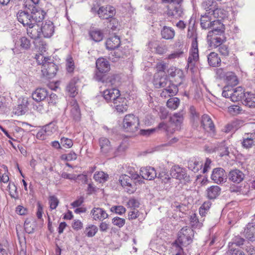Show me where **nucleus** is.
<instances>
[{"instance_id":"obj_1","label":"nucleus","mask_w":255,"mask_h":255,"mask_svg":"<svg viewBox=\"0 0 255 255\" xmlns=\"http://www.w3.org/2000/svg\"><path fill=\"white\" fill-rule=\"evenodd\" d=\"M36 59L38 64L42 65L41 72L43 77L47 79H51L55 76L58 67L50 57L39 55H36Z\"/></svg>"},{"instance_id":"obj_2","label":"nucleus","mask_w":255,"mask_h":255,"mask_svg":"<svg viewBox=\"0 0 255 255\" xmlns=\"http://www.w3.org/2000/svg\"><path fill=\"white\" fill-rule=\"evenodd\" d=\"M187 37L192 39L191 47L190 54L188 58V66L194 65L199 59L197 36L196 33L189 28L188 30Z\"/></svg>"},{"instance_id":"obj_3","label":"nucleus","mask_w":255,"mask_h":255,"mask_svg":"<svg viewBox=\"0 0 255 255\" xmlns=\"http://www.w3.org/2000/svg\"><path fill=\"white\" fill-rule=\"evenodd\" d=\"M157 68L159 71L154 74L153 80V84L156 88L165 87L168 85L173 84L171 81L168 80L167 75L163 73V71L165 69L164 65H158Z\"/></svg>"},{"instance_id":"obj_4","label":"nucleus","mask_w":255,"mask_h":255,"mask_svg":"<svg viewBox=\"0 0 255 255\" xmlns=\"http://www.w3.org/2000/svg\"><path fill=\"white\" fill-rule=\"evenodd\" d=\"M129 174L130 176L126 174L120 176L119 182L128 193L131 194L135 190V187L132 183V180L137 179L139 176L137 173L132 171H130Z\"/></svg>"},{"instance_id":"obj_5","label":"nucleus","mask_w":255,"mask_h":255,"mask_svg":"<svg viewBox=\"0 0 255 255\" xmlns=\"http://www.w3.org/2000/svg\"><path fill=\"white\" fill-rule=\"evenodd\" d=\"M139 125V120L137 117L133 114L125 116L123 121V128L126 132L134 133L136 132Z\"/></svg>"},{"instance_id":"obj_6","label":"nucleus","mask_w":255,"mask_h":255,"mask_svg":"<svg viewBox=\"0 0 255 255\" xmlns=\"http://www.w3.org/2000/svg\"><path fill=\"white\" fill-rule=\"evenodd\" d=\"M183 0H170L167 5V15L169 17L177 18L182 16L183 9L181 3Z\"/></svg>"},{"instance_id":"obj_7","label":"nucleus","mask_w":255,"mask_h":255,"mask_svg":"<svg viewBox=\"0 0 255 255\" xmlns=\"http://www.w3.org/2000/svg\"><path fill=\"white\" fill-rule=\"evenodd\" d=\"M193 236V229L190 227H183L179 232L178 238L174 242L180 244L182 246H187L192 243Z\"/></svg>"},{"instance_id":"obj_8","label":"nucleus","mask_w":255,"mask_h":255,"mask_svg":"<svg viewBox=\"0 0 255 255\" xmlns=\"http://www.w3.org/2000/svg\"><path fill=\"white\" fill-rule=\"evenodd\" d=\"M96 67L98 72L96 73L95 78L98 81L104 82V73L108 72L110 69L109 62L104 58H100L96 61Z\"/></svg>"},{"instance_id":"obj_9","label":"nucleus","mask_w":255,"mask_h":255,"mask_svg":"<svg viewBox=\"0 0 255 255\" xmlns=\"http://www.w3.org/2000/svg\"><path fill=\"white\" fill-rule=\"evenodd\" d=\"M26 7H28L31 15L32 24H36L43 20L46 14L45 12L36 5L27 3Z\"/></svg>"},{"instance_id":"obj_10","label":"nucleus","mask_w":255,"mask_h":255,"mask_svg":"<svg viewBox=\"0 0 255 255\" xmlns=\"http://www.w3.org/2000/svg\"><path fill=\"white\" fill-rule=\"evenodd\" d=\"M18 21L24 26L32 25L31 15L28 7L24 6L23 10H21L17 14Z\"/></svg>"},{"instance_id":"obj_11","label":"nucleus","mask_w":255,"mask_h":255,"mask_svg":"<svg viewBox=\"0 0 255 255\" xmlns=\"http://www.w3.org/2000/svg\"><path fill=\"white\" fill-rule=\"evenodd\" d=\"M97 12L101 18L107 19L112 18L115 15L116 9L111 5L103 6L99 8Z\"/></svg>"},{"instance_id":"obj_12","label":"nucleus","mask_w":255,"mask_h":255,"mask_svg":"<svg viewBox=\"0 0 255 255\" xmlns=\"http://www.w3.org/2000/svg\"><path fill=\"white\" fill-rule=\"evenodd\" d=\"M103 97L107 102L113 104L120 97V91L116 88L107 89L104 91Z\"/></svg>"},{"instance_id":"obj_13","label":"nucleus","mask_w":255,"mask_h":255,"mask_svg":"<svg viewBox=\"0 0 255 255\" xmlns=\"http://www.w3.org/2000/svg\"><path fill=\"white\" fill-rule=\"evenodd\" d=\"M201 124L202 127L207 132L214 133L215 131V125L210 118V117L206 114H204L202 116Z\"/></svg>"},{"instance_id":"obj_14","label":"nucleus","mask_w":255,"mask_h":255,"mask_svg":"<svg viewBox=\"0 0 255 255\" xmlns=\"http://www.w3.org/2000/svg\"><path fill=\"white\" fill-rule=\"evenodd\" d=\"M211 178L214 182L221 183L225 181L227 175L223 168H216L213 169Z\"/></svg>"},{"instance_id":"obj_15","label":"nucleus","mask_w":255,"mask_h":255,"mask_svg":"<svg viewBox=\"0 0 255 255\" xmlns=\"http://www.w3.org/2000/svg\"><path fill=\"white\" fill-rule=\"evenodd\" d=\"M202 7L208 11V14H215L220 11V9L217 7L216 2L214 0H204L202 3Z\"/></svg>"},{"instance_id":"obj_16","label":"nucleus","mask_w":255,"mask_h":255,"mask_svg":"<svg viewBox=\"0 0 255 255\" xmlns=\"http://www.w3.org/2000/svg\"><path fill=\"white\" fill-rule=\"evenodd\" d=\"M210 28H212V30L209 31L208 36H213V34L221 35L224 33V25L219 20L212 21Z\"/></svg>"},{"instance_id":"obj_17","label":"nucleus","mask_w":255,"mask_h":255,"mask_svg":"<svg viewBox=\"0 0 255 255\" xmlns=\"http://www.w3.org/2000/svg\"><path fill=\"white\" fill-rule=\"evenodd\" d=\"M90 214L92 219L96 221H103L108 217V214L103 208L94 207L91 211Z\"/></svg>"},{"instance_id":"obj_18","label":"nucleus","mask_w":255,"mask_h":255,"mask_svg":"<svg viewBox=\"0 0 255 255\" xmlns=\"http://www.w3.org/2000/svg\"><path fill=\"white\" fill-rule=\"evenodd\" d=\"M140 171L142 177L146 180H152L157 177V173L152 167H142L140 168Z\"/></svg>"},{"instance_id":"obj_19","label":"nucleus","mask_w":255,"mask_h":255,"mask_svg":"<svg viewBox=\"0 0 255 255\" xmlns=\"http://www.w3.org/2000/svg\"><path fill=\"white\" fill-rule=\"evenodd\" d=\"M40 30L41 35L43 34L44 37H50L54 32L53 23L50 21H46L44 24H43L40 28Z\"/></svg>"},{"instance_id":"obj_20","label":"nucleus","mask_w":255,"mask_h":255,"mask_svg":"<svg viewBox=\"0 0 255 255\" xmlns=\"http://www.w3.org/2000/svg\"><path fill=\"white\" fill-rule=\"evenodd\" d=\"M178 92V88L177 85H175L173 83L165 87V88L160 93V96L162 98H167L176 95Z\"/></svg>"},{"instance_id":"obj_21","label":"nucleus","mask_w":255,"mask_h":255,"mask_svg":"<svg viewBox=\"0 0 255 255\" xmlns=\"http://www.w3.org/2000/svg\"><path fill=\"white\" fill-rule=\"evenodd\" d=\"M69 106L70 108L71 116L75 121L79 120L81 117V113L77 101L74 99H72Z\"/></svg>"},{"instance_id":"obj_22","label":"nucleus","mask_w":255,"mask_h":255,"mask_svg":"<svg viewBox=\"0 0 255 255\" xmlns=\"http://www.w3.org/2000/svg\"><path fill=\"white\" fill-rule=\"evenodd\" d=\"M255 132L246 133L243 137L242 146L247 149L250 148L254 145Z\"/></svg>"},{"instance_id":"obj_23","label":"nucleus","mask_w":255,"mask_h":255,"mask_svg":"<svg viewBox=\"0 0 255 255\" xmlns=\"http://www.w3.org/2000/svg\"><path fill=\"white\" fill-rule=\"evenodd\" d=\"M111 106L114 107L120 113H124L128 108L126 99L121 97L119 98L113 104H112Z\"/></svg>"},{"instance_id":"obj_24","label":"nucleus","mask_w":255,"mask_h":255,"mask_svg":"<svg viewBox=\"0 0 255 255\" xmlns=\"http://www.w3.org/2000/svg\"><path fill=\"white\" fill-rule=\"evenodd\" d=\"M202 165V162L199 158H191L188 162V168L194 173L198 172L201 169Z\"/></svg>"},{"instance_id":"obj_25","label":"nucleus","mask_w":255,"mask_h":255,"mask_svg":"<svg viewBox=\"0 0 255 255\" xmlns=\"http://www.w3.org/2000/svg\"><path fill=\"white\" fill-rule=\"evenodd\" d=\"M48 92L44 88H37L32 94V99L36 102H39L44 100L48 96Z\"/></svg>"},{"instance_id":"obj_26","label":"nucleus","mask_w":255,"mask_h":255,"mask_svg":"<svg viewBox=\"0 0 255 255\" xmlns=\"http://www.w3.org/2000/svg\"><path fill=\"white\" fill-rule=\"evenodd\" d=\"M170 174L173 178L179 180L184 179L186 176L185 169L178 165L174 166L171 168Z\"/></svg>"},{"instance_id":"obj_27","label":"nucleus","mask_w":255,"mask_h":255,"mask_svg":"<svg viewBox=\"0 0 255 255\" xmlns=\"http://www.w3.org/2000/svg\"><path fill=\"white\" fill-rule=\"evenodd\" d=\"M99 143L101 151L103 154L110 152L113 149L110 140L106 137H101L99 140Z\"/></svg>"},{"instance_id":"obj_28","label":"nucleus","mask_w":255,"mask_h":255,"mask_svg":"<svg viewBox=\"0 0 255 255\" xmlns=\"http://www.w3.org/2000/svg\"><path fill=\"white\" fill-rule=\"evenodd\" d=\"M27 27V33L31 38L36 39L41 37V32L38 25L32 24Z\"/></svg>"},{"instance_id":"obj_29","label":"nucleus","mask_w":255,"mask_h":255,"mask_svg":"<svg viewBox=\"0 0 255 255\" xmlns=\"http://www.w3.org/2000/svg\"><path fill=\"white\" fill-rule=\"evenodd\" d=\"M244 234L249 240L252 242L255 241V222L249 223L247 225Z\"/></svg>"},{"instance_id":"obj_30","label":"nucleus","mask_w":255,"mask_h":255,"mask_svg":"<svg viewBox=\"0 0 255 255\" xmlns=\"http://www.w3.org/2000/svg\"><path fill=\"white\" fill-rule=\"evenodd\" d=\"M89 35L92 40L98 42L103 40L104 33L102 30L99 29L92 28L89 31Z\"/></svg>"},{"instance_id":"obj_31","label":"nucleus","mask_w":255,"mask_h":255,"mask_svg":"<svg viewBox=\"0 0 255 255\" xmlns=\"http://www.w3.org/2000/svg\"><path fill=\"white\" fill-rule=\"evenodd\" d=\"M120 43V37L117 35H113L107 40L106 45L107 49L113 50L119 47Z\"/></svg>"},{"instance_id":"obj_32","label":"nucleus","mask_w":255,"mask_h":255,"mask_svg":"<svg viewBox=\"0 0 255 255\" xmlns=\"http://www.w3.org/2000/svg\"><path fill=\"white\" fill-rule=\"evenodd\" d=\"M244 91L241 87H238L235 89L232 88V92L230 93L231 100L233 102H237L242 99L244 97Z\"/></svg>"},{"instance_id":"obj_33","label":"nucleus","mask_w":255,"mask_h":255,"mask_svg":"<svg viewBox=\"0 0 255 255\" xmlns=\"http://www.w3.org/2000/svg\"><path fill=\"white\" fill-rule=\"evenodd\" d=\"M229 178L233 182L240 183L244 179V174L239 170H233L229 174Z\"/></svg>"},{"instance_id":"obj_34","label":"nucleus","mask_w":255,"mask_h":255,"mask_svg":"<svg viewBox=\"0 0 255 255\" xmlns=\"http://www.w3.org/2000/svg\"><path fill=\"white\" fill-rule=\"evenodd\" d=\"M243 104L250 108L255 107V95L251 92H246L244 94Z\"/></svg>"},{"instance_id":"obj_35","label":"nucleus","mask_w":255,"mask_h":255,"mask_svg":"<svg viewBox=\"0 0 255 255\" xmlns=\"http://www.w3.org/2000/svg\"><path fill=\"white\" fill-rule=\"evenodd\" d=\"M221 188L217 185L211 186L206 190L207 197L210 199L216 198L220 194Z\"/></svg>"},{"instance_id":"obj_36","label":"nucleus","mask_w":255,"mask_h":255,"mask_svg":"<svg viewBox=\"0 0 255 255\" xmlns=\"http://www.w3.org/2000/svg\"><path fill=\"white\" fill-rule=\"evenodd\" d=\"M208 64L214 67H218L221 64V59L217 53L211 52L207 57Z\"/></svg>"},{"instance_id":"obj_37","label":"nucleus","mask_w":255,"mask_h":255,"mask_svg":"<svg viewBox=\"0 0 255 255\" xmlns=\"http://www.w3.org/2000/svg\"><path fill=\"white\" fill-rule=\"evenodd\" d=\"M170 75L175 78V82L176 84L175 85L178 86L181 85L183 82L184 79V74L182 70L179 69H175L173 72L170 73Z\"/></svg>"},{"instance_id":"obj_38","label":"nucleus","mask_w":255,"mask_h":255,"mask_svg":"<svg viewBox=\"0 0 255 255\" xmlns=\"http://www.w3.org/2000/svg\"><path fill=\"white\" fill-rule=\"evenodd\" d=\"M210 40V46L215 48L222 45V43L226 40L224 34H221V35L213 34Z\"/></svg>"},{"instance_id":"obj_39","label":"nucleus","mask_w":255,"mask_h":255,"mask_svg":"<svg viewBox=\"0 0 255 255\" xmlns=\"http://www.w3.org/2000/svg\"><path fill=\"white\" fill-rule=\"evenodd\" d=\"M27 101L22 99L19 101V104L15 108V113L18 115H22L27 111Z\"/></svg>"},{"instance_id":"obj_40","label":"nucleus","mask_w":255,"mask_h":255,"mask_svg":"<svg viewBox=\"0 0 255 255\" xmlns=\"http://www.w3.org/2000/svg\"><path fill=\"white\" fill-rule=\"evenodd\" d=\"M206 150L210 153L215 152L216 151H219L221 156L228 155H229V153L228 147L225 146L224 145H222V144L218 147H214V148H209V147H208L206 148Z\"/></svg>"},{"instance_id":"obj_41","label":"nucleus","mask_w":255,"mask_h":255,"mask_svg":"<svg viewBox=\"0 0 255 255\" xmlns=\"http://www.w3.org/2000/svg\"><path fill=\"white\" fill-rule=\"evenodd\" d=\"M162 37L165 39H172L175 35L173 29L170 27L164 26L161 31Z\"/></svg>"},{"instance_id":"obj_42","label":"nucleus","mask_w":255,"mask_h":255,"mask_svg":"<svg viewBox=\"0 0 255 255\" xmlns=\"http://www.w3.org/2000/svg\"><path fill=\"white\" fill-rule=\"evenodd\" d=\"M78 80V79L74 78L67 86V91L69 93L70 96L72 97H74L78 93L76 86V83Z\"/></svg>"},{"instance_id":"obj_43","label":"nucleus","mask_w":255,"mask_h":255,"mask_svg":"<svg viewBox=\"0 0 255 255\" xmlns=\"http://www.w3.org/2000/svg\"><path fill=\"white\" fill-rule=\"evenodd\" d=\"M226 80L227 85L230 86L232 88L238 84L237 77L233 72L227 73L226 74Z\"/></svg>"},{"instance_id":"obj_44","label":"nucleus","mask_w":255,"mask_h":255,"mask_svg":"<svg viewBox=\"0 0 255 255\" xmlns=\"http://www.w3.org/2000/svg\"><path fill=\"white\" fill-rule=\"evenodd\" d=\"M171 121L175 124L178 129L183 121V114L181 112L174 114L171 118Z\"/></svg>"},{"instance_id":"obj_45","label":"nucleus","mask_w":255,"mask_h":255,"mask_svg":"<svg viewBox=\"0 0 255 255\" xmlns=\"http://www.w3.org/2000/svg\"><path fill=\"white\" fill-rule=\"evenodd\" d=\"M94 178L100 183H104L108 180L109 175L103 171H98L95 173Z\"/></svg>"},{"instance_id":"obj_46","label":"nucleus","mask_w":255,"mask_h":255,"mask_svg":"<svg viewBox=\"0 0 255 255\" xmlns=\"http://www.w3.org/2000/svg\"><path fill=\"white\" fill-rule=\"evenodd\" d=\"M180 100L177 97L170 98L166 103L167 107L171 110H176L179 106Z\"/></svg>"},{"instance_id":"obj_47","label":"nucleus","mask_w":255,"mask_h":255,"mask_svg":"<svg viewBox=\"0 0 255 255\" xmlns=\"http://www.w3.org/2000/svg\"><path fill=\"white\" fill-rule=\"evenodd\" d=\"M98 227L94 225H88L85 228V233L88 237H92L98 232Z\"/></svg>"},{"instance_id":"obj_48","label":"nucleus","mask_w":255,"mask_h":255,"mask_svg":"<svg viewBox=\"0 0 255 255\" xmlns=\"http://www.w3.org/2000/svg\"><path fill=\"white\" fill-rule=\"evenodd\" d=\"M211 19L210 17L205 14L202 16L200 18L201 26L204 29L210 28V25L211 24L212 21H210Z\"/></svg>"},{"instance_id":"obj_49","label":"nucleus","mask_w":255,"mask_h":255,"mask_svg":"<svg viewBox=\"0 0 255 255\" xmlns=\"http://www.w3.org/2000/svg\"><path fill=\"white\" fill-rule=\"evenodd\" d=\"M211 205V202L208 201L205 202L200 207L199 212L200 215L202 217H204L206 215L207 212L209 211V209L210 208Z\"/></svg>"},{"instance_id":"obj_50","label":"nucleus","mask_w":255,"mask_h":255,"mask_svg":"<svg viewBox=\"0 0 255 255\" xmlns=\"http://www.w3.org/2000/svg\"><path fill=\"white\" fill-rule=\"evenodd\" d=\"M190 224L194 228H200L202 226V223L199 221V219L195 214L190 216Z\"/></svg>"},{"instance_id":"obj_51","label":"nucleus","mask_w":255,"mask_h":255,"mask_svg":"<svg viewBox=\"0 0 255 255\" xmlns=\"http://www.w3.org/2000/svg\"><path fill=\"white\" fill-rule=\"evenodd\" d=\"M43 127L46 131V135L48 136L51 135L57 130V127L54 123H50Z\"/></svg>"},{"instance_id":"obj_52","label":"nucleus","mask_w":255,"mask_h":255,"mask_svg":"<svg viewBox=\"0 0 255 255\" xmlns=\"http://www.w3.org/2000/svg\"><path fill=\"white\" fill-rule=\"evenodd\" d=\"M81 176H82L83 177V179L85 180V182L87 181V175H79L78 176H76L75 174H69V173H67L64 172L61 174V177L62 178H65V179H70V180H76L78 177H79Z\"/></svg>"},{"instance_id":"obj_53","label":"nucleus","mask_w":255,"mask_h":255,"mask_svg":"<svg viewBox=\"0 0 255 255\" xmlns=\"http://www.w3.org/2000/svg\"><path fill=\"white\" fill-rule=\"evenodd\" d=\"M182 246L180 244L174 242L172 244V250L171 253L176 254H186L182 249Z\"/></svg>"},{"instance_id":"obj_54","label":"nucleus","mask_w":255,"mask_h":255,"mask_svg":"<svg viewBox=\"0 0 255 255\" xmlns=\"http://www.w3.org/2000/svg\"><path fill=\"white\" fill-rule=\"evenodd\" d=\"M66 70L68 73H72L75 69V64L73 58L69 56L66 60Z\"/></svg>"},{"instance_id":"obj_55","label":"nucleus","mask_w":255,"mask_h":255,"mask_svg":"<svg viewBox=\"0 0 255 255\" xmlns=\"http://www.w3.org/2000/svg\"><path fill=\"white\" fill-rule=\"evenodd\" d=\"M50 209H55L59 204V201L58 198L54 195L50 196L48 199Z\"/></svg>"},{"instance_id":"obj_56","label":"nucleus","mask_w":255,"mask_h":255,"mask_svg":"<svg viewBox=\"0 0 255 255\" xmlns=\"http://www.w3.org/2000/svg\"><path fill=\"white\" fill-rule=\"evenodd\" d=\"M184 52L181 49H178L173 53L170 54L168 56V59L170 60H174L175 59H178L183 56Z\"/></svg>"},{"instance_id":"obj_57","label":"nucleus","mask_w":255,"mask_h":255,"mask_svg":"<svg viewBox=\"0 0 255 255\" xmlns=\"http://www.w3.org/2000/svg\"><path fill=\"white\" fill-rule=\"evenodd\" d=\"M20 47L21 48L27 50L30 48L31 46L30 41L26 37H22L20 39Z\"/></svg>"},{"instance_id":"obj_58","label":"nucleus","mask_w":255,"mask_h":255,"mask_svg":"<svg viewBox=\"0 0 255 255\" xmlns=\"http://www.w3.org/2000/svg\"><path fill=\"white\" fill-rule=\"evenodd\" d=\"M61 144L64 147L67 148H71L73 145V142L72 139L67 137H63L60 139Z\"/></svg>"},{"instance_id":"obj_59","label":"nucleus","mask_w":255,"mask_h":255,"mask_svg":"<svg viewBox=\"0 0 255 255\" xmlns=\"http://www.w3.org/2000/svg\"><path fill=\"white\" fill-rule=\"evenodd\" d=\"M171 208L176 211L183 212L185 210V206L179 202L175 201L171 204Z\"/></svg>"},{"instance_id":"obj_60","label":"nucleus","mask_w":255,"mask_h":255,"mask_svg":"<svg viewBox=\"0 0 255 255\" xmlns=\"http://www.w3.org/2000/svg\"><path fill=\"white\" fill-rule=\"evenodd\" d=\"M34 224L28 220H26L24 224V228L25 232L28 234L33 232Z\"/></svg>"},{"instance_id":"obj_61","label":"nucleus","mask_w":255,"mask_h":255,"mask_svg":"<svg viewBox=\"0 0 255 255\" xmlns=\"http://www.w3.org/2000/svg\"><path fill=\"white\" fill-rule=\"evenodd\" d=\"M228 255H245L243 251L240 249L235 248L234 247H231L229 246V250L227 252Z\"/></svg>"},{"instance_id":"obj_62","label":"nucleus","mask_w":255,"mask_h":255,"mask_svg":"<svg viewBox=\"0 0 255 255\" xmlns=\"http://www.w3.org/2000/svg\"><path fill=\"white\" fill-rule=\"evenodd\" d=\"M128 208L131 209H136L139 206L138 201L134 198L130 199L127 203Z\"/></svg>"},{"instance_id":"obj_63","label":"nucleus","mask_w":255,"mask_h":255,"mask_svg":"<svg viewBox=\"0 0 255 255\" xmlns=\"http://www.w3.org/2000/svg\"><path fill=\"white\" fill-rule=\"evenodd\" d=\"M126 221L124 219L118 217L114 218L112 219V223L119 228L123 227L125 224Z\"/></svg>"},{"instance_id":"obj_64","label":"nucleus","mask_w":255,"mask_h":255,"mask_svg":"<svg viewBox=\"0 0 255 255\" xmlns=\"http://www.w3.org/2000/svg\"><path fill=\"white\" fill-rule=\"evenodd\" d=\"M46 98L48 104L50 106H54L57 103V96L54 93H52L49 96H47Z\"/></svg>"}]
</instances>
